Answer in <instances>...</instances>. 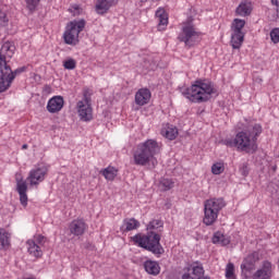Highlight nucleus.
<instances>
[{
	"label": "nucleus",
	"mask_w": 279,
	"mask_h": 279,
	"mask_svg": "<svg viewBox=\"0 0 279 279\" xmlns=\"http://www.w3.org/2000/svg\"><path fill=\"white\" fill-rule=\"evenodd\" d=\"M45 88H46V90H50L51 89V87H49V85H46Z\"/></svg>",
	"instance_id": "nucleus-43"
},
{
	"label": "nucleus",
	"mask_w": 279,
	"mask_h": 279,
	"mask_svg": "<svg viewBox=\"0 0 279 279\" xmlns=\"http://www.w3.org/2000/svg\"><path fill=\"white\" fill-rule=\"evenodd\" d=\"M263 133V126L260 124H251L245 131L239 132L235 137L225 141L227 147H236L239 151H245L246 154H254L258 149L256 141Z\"/></svg>",
	"instance_id": "nucleus-1"
},
{
	"label": "nucleus",
	"mask_w": 279,
	"mask_h": 279,
	"mask_svg": "<svg viewBox=\"0 0 279 279\" xmlns=\"http://www.w3.org/2000/svg\"><path fill=\"white\" fill-rule=\"evenodd\" d=\"M270 38L275 45L279 43V28H275L270 32Z\"/></svg>",
	"instance_id": "nucleus-37"
},
{
	"label": "nucleus",
	"mask_w": 279,
	"mask_h": 279,
	"mask_svg": "<svg viewBox=\"0 0 279 279\" xmlns=\"http://www.w3.org/2000/svg\"><path fill=\"white\" fill-rule=\"evenodd\" d=\"M252 10H253L252 2L244 0L235 9V14L236 16H250V14H252Z\"/></svg>",
	"instance_id": "nucleus-20"
},
{
	"label": "nucleus",
	"mask_w": 279,
	"mask_h": 279,
	"mask_svg": "<svg viewBox=\"0 0 279 279\" xmlns=\"http://www.w3.org/2000/svg\"><path fill=\"white\" fill-rule=\"evenodd\" d=\"M245 20L234 19L231 24V40L230 45L232 49H241L243 40H245Z\"/></svg>",
	"instance_id": "nucleus-7"
},
{
	"label": "nucleus",
	"mask_w": 279,
	"mask_h": 279,
	"mask_svg": "<svg viewBox=\"0 0 279 279\" xmlns=\"http://www.w3.org/2000/svg\"><path fill=\"white\" fill-rule=\"evenodd\" d=\"M150 99L151 92L147 88H142L135 94V104L137 106H145L146 104H149Z\"/></svg>",
	"instance_id": "nucleus-17"
},
{
	"label": "nucleus",
	"mask_w": 279,
	"mask_h": 279,
	"mask_svg": "<svg viewBox=\"0 0 279 279\" xmlns=\"http://www.w3.org/2000/svg\"><path fill=\"white\" fill-rule=\"evenodd\" d=\"M85 247L87 250H94L95 248V246H93V244H90V243H86Z\"/></svg>",
	"instance_id": "nucleus-42"
},
{
	"label": "nucleus",
	"mask_w": 279,
	"mask_h": 279,
	"mask_svg": "<svg viewBox=\"0 0 279 279\" xmlns=\"http://www.w3.org/2000/svg\"><path fill=\"white\" fill-rule=\"evenodd\" d=\"M213 243L218 244V245H230V238L226 236L221 232H216L211 239Z\"/></svg>",
	"instance_id": "nucleus-26"
},
{
	"label": "nucleus",
	"mask_w": 279,
	"mask_h": 279,
	"mask_svg": "<svg viewBox=\"0 0 279 279\" xmlns=\"http://www.w3.org/2000/svg\"><path fill=\"white\" fill-rule=\"evenodd\" d=\"M64 108V98L62 96L52 97L47 105V110L51 114H56V112H60Z\"/></svg>",
	"instance_id": "nucleus-15"
},
{
	"label": "nucleus",
	"mask_w": 279,
	"mask_h": 279,
	"mask_svg": "<svg viewBox=\"0 0 279 279\" xmlns=\"http://www.w3.org/2000/svg\"><path fill=\"white\" fill-rule=\"evenodd\" d=\"M226 208V201L223 198H209L204 203V219L205 226H213L219 217V211Z\"/></svg>",
	"instance_id": "nucleus-5"
},
{
	"label": "nucleus",
	"mask_w": 279,
	"mask_h": 279,
	"mask_svg": "<svg viewBox=\"0 0 279 279\" xmlns=\"http://www.w3.org/2000/svg\"><path fill=\"white\" fill-rule=\"evenodd\" d=\"M8 15L5 14V12L0 10V27H5L8 25Z\"/></svg>",
	"instance_id": "nucleus-36"
},
{
	"label": "nucleus",
	"mask_w": 279,
	"mask_h": 279,
	"mask_svg": "<svg viewBox=\"0 0 279 279\" xmlns=\"http://www.w3.org/2000/svg\"><path fill=\"white\" fill-rule=\"evenodd\" d=\"M76 108L81 121H93V107H90L88 96H85L83 100L78 101Z\"/></svg>",
	"instance_id": "nucleus-9"
},
{
	"label": "nucleus",
	"mask_w": 279,
	"mask_h": 279,
	"mask_svg": "<svg viewBox=\"0 0 279 279\" xmlns=\"http://www.w3.org/2000/svg\"><path fill=\"white\" fill-rule=\"evenodd\" d=\"M160 153V146L157 141L147 140L143 144H140L133 154L134 163L140 167H145L149 162H153V167L158 165V161L154 158L156 154Z\"/></svg>",
	"instance_id": "nucleus-4"
},
{
	"label": "nucleus",
	"mask_w": 279,
	"mask_h": 279,
	"mask_svg": "<svg viewBox=\"0 0 279 279\" xmlns=\"http://www.w3.org/2000/svg\"><path fill=\"white\" fill-rule=\"evenodd\" d=\"M182 95L194 104H203L208 101L213 95H217V89L210 81H196L191 88L183 89Z\"/></svg>",
	"instance_id": "nucleus-3"
},
{
	"label": "nucleus",
	"mask_w": 279,
	"mask_h": 279,
	"mask_svg": "<svg viewBox=\"0 0 279 279\" xmlns=\"http://www.w3.org/2000/svg\"><path fill=\"white\" fill-rule=\"evenodd\" d=\"M201 33L195 29L191 23L183 24L182 32L179 34V40L186 47H194L201 40Z\"/></svg>",
	"instance_id": "nucleus-8"
},
{
	"label": "nucleus",
	"mask_w": 279,
	"mask_h": 279,
	"mask_svg": "<svg viewBox=\"0 0 279 279\" xmlns=\"http://www.w3.org/2000/svg\"><path fill=\"white\" fill-rule=\"evenodd\" d=\"M5 247H10V236L4 230L0 231V250H5Z\"/></svg>",
	"instance_id": "nucleus-28"
},
{
	"label": "nucleus",
	"mask_w": 279,
	"mask_h": 279,
	"mask_svg": "<svg viewBox=\"0 0 279 279\" xmlns=\"http://www.w3.org/2000/svg\"><path fill=\"white\" fill-rule=\"evenodd\" d=\"M272 170H274V171H276V166H275V167H272Z\"/></svg>",
	"instance_id": "nucleus-45"
},
{
	"label": "nucleus",
	"mask_w": 279,
	"mask_h": 279,
	"mask_svg": "<svg viewBox=\"0 0 279 279\" xmlns=\"http://www.w3.org/2000/svg\"><path fill=\"white\" fill-rule=\"evenodd\" d=\"M156 17L158 19V31L165 32L167 25H169V15L165 9H159L156 11Z\"/></svg>",
	"instance_id": "nucleus-19"
},
{
	"label": "nucleus",
	"mask_w": 279,
	"mask_h": 279,
	"mask_svg": "<svg viewBox=\"0 0 279 279\" xmlns=\"http://www.w3.org/2000/svg\"><path fill=\"white\" fill-rule=\"evenodd\" d=\"M223 171H226V166L223 162H216L211 166V173H214V175H221Z\"/></svg>",
	"instance_id": "nucleus-31"
},
{
	"label": "nucleus",
	"mask_w": 279,
	"mask_h": 279,
	"mask_svg": "<svg viewBox=\"0 0 279 279\" xmlns=\"http://www.w3.org/2000/svg\"><path fill=\"white\" fill-rule=\"evenodd\" d=\"M15 51H16V46H14V43L5 41L1 47L0 53L5 61V58H12Z\"/></svg>",
	"instance_id": "nucleus-22"
},
{
	"label": "nucleus",
	"mask_w": 279,
	"mask_h": 279,
	"mask_svg": "<svg viewBox=\"0 0 279 279\" xmlns=\"http://www.w3.org/2000/svg\"><path fill=\"white\" fill-rule=\"evenodd\" d=\"M159 189L160 191H171L173 189V181L170 179H160Z\"/></svg>",
	"instance_id": "nucleus-30"
},
{
	"label": "nucleus",
	"mask_w": 279,
	"mask_h": 279,
	"mask_svg": "<svg viewBox=\"0 0 279 279\" xmlns=\"http://www.w3.org/2000/svg\"><path fill=\"white\" fill-rule=\"evenodd\" d=\"M144 269L150 276H158L160 274V265L154 260H146L144 263Z\"/></svg>",
	"instance_id": "nucleus-23"
},
{
	"label": "nucleus",
	"mask_w": 279,
	"mask_h": 279,
	"mask_svg": "<svg viewBox=\"0 0 279 279\" xmlns=\"http://www.w3.org/2000/svg\"><path fill=\"white\" fill-rule=\"evenodd\" d=\"M69 228L71 234H73L74 236H82L84 232H86L87 226L86 222H84V220L76 219L70 223Z\"/></svg>",
	"instance_id": "nucleus-16"
},
{
	"label": "nucleus",
	"mask_w": 279,
	"mask_h": 279,
	"mask_svg": "<svg viewBox=\"0 0 279 279\" xmlns=\"http://www.w3.org/2000/svg\"><path fill=\"white\" fill-rule=\"evenodd\" d=\"M192 269H193V271H192L193 277H191L190 274H184L182 276V279H204V278H206V277L202 278V276H204V268L202 266H194Z\"/></svg>",
	"instance_id": "nucleus-27"
},
{
	"label": "nucleus",
	"mask_w": 279,
	"mask_h": 279,
	"mask_svg": "<svg viewBox=\"0 0 279 279\" xmlns=\"http://www.w3.org/2000/svg\"><path fill=\"white\" fill-rule=\"evenodd\" d=\"M161 134L169 141H175V138H178V128L168 125L166 129L161 130Z\"/></svg>",
	"instance_id": "nucleus-25"
},
{
	"label": "nucleus",
	"mask_w": 279,
	"mask_h": 279,
	"mask_svg": "<svg viewBox=\"0 0 279 279\" xmlns=\"http://www.w3.org/2000/svg\"><path fill=\"white\" fill-rule=\"evenodd\" d=\"M22 149H27V144H24V145L22 146Z\"/></svg>",
	"instance_id": "nucleus-44"
},
{
	"label": "nucleus",
	"mask_w": 279,
	"mask_h": 279,
	"mask_svg": "<svg viewBox=\"0 0 279 279\" xmlns=\"http://www.w3.org/2000/svg\"><path fill=\"white\" fill-rule=\"evenodd\" d=\"M272 274L274 266L271 265V262L265 260L262 268L254 274L253 279H271Z\"/></svg>",
	"instance_id": "nucleus-14"
},
{
	"label": "nucleus",
	"mask_w": 279,
	"mask_h": 279,
	"mask_svg": "<svg viewBox=\"0 0 279 279\" xmlns=\"http://www.w3.org/2000/svg\"><path fill=\"white\" fill-rule=\"evenodd\" d=\"M258 260H260V257L258 256L257 252H254L244 258L241 265V269L246 278L247 276H250L248 274L251 271H254V269H256V263H258Z\"/></svg>",
	"instance_id": "nucleus-12"
},
{
	"label": "nucleus",
	"mask_w": 279,
	"mask_h": 279,
	"mask_svg": "<svg viewBox=\"0 0 279 279\" xmlns=\"http://www.w3.org/2000/svg\"><path fill=\"white\" fill-rule=\"evenodd\" d=\"M47 171V167L32 169L26 178V182H28L29 186H38L40 182H45Z\"/></svg>",
	"instance_id": "nucleus-10"
},
{
	"label": "nucleus",
	"mask_w": 279,
	"mask_h": 279,
	"mask_svg": "<svg viewBox=\"0 0 279 279\" xmlns=\"http://www.w3.org/2000/svg\"><path fill=\"white\" fill-rule=\"evenodd\" d=\"M8 66V62L5 61V58L0 53V71H3Z\"/></svg>",
	"instance_id": "nucleus-39"
},
{
	"label": "nucleus",
	"mask_w": 279,
	"mask_h": 279,
	"mask_svg": "<svg viewBox=\"0 0 279 279\" xmlns=\"http://www.w3.org/2000/svg\"><path fill=\"white\" fill-rule=\"evenodd\" d=\"M12 82H14L12 68L7 65L0 71V93H5V90L12 86Z\"/></svg>",
	"instance_id": "nucleus-11"
},
{
	"label": "nucleus",
	"mask_w": 279,
	"mask_h": 279,
	"mask_svg": "<svg viewBox=\"0 0 279 279\" xmlns=\"http://www.w3.org/2000/svg\"><path fill=\"white\" fill-rule=\"evenodd\" d=\"M40 0H26V8L29 12H36V8H38Z\"/></svg>",
	"instance_id": "nucleus-34"
},
{
	"label": "nucleus",
	"mask_w": 279,
	"mask_h": 279,
	"mask_svg": "<svg viewBox=\"0 0 279 279\" xmlns=\"http://www.w3.org/2000/svg\"><path fill=\"white\" fill-rule=\"evenodd\" d=\"M16 191L20 195L22 206H27V181L23 180L21 174L15 175Z\"/></svg>",
	"instance_id": "nucleus-13"
},
{
	"label": "nucleus",
	"mask_w": 279,
	"mask_h": 279,
	"mask_svg": "<svg viewBox=\"0 0 279 279\" xmlns=\"http://www.w3.org/2000/svg\"><path fill=\"white\" fill-rule=\"evenodd\" d=\"M145 1H147V0H142V2H145Z\"/></svg>",
	"instance_id": "nucleus-46"
},
{
	"label": "nucleus",
	"mask_w": 279,
	"mask_h": 279,
	"mask_svg": "<svg viewBox=\"0 0 279 279\" xmlns=\"http://www.w3.org/2000/svg\"><path fill=\"white\" fill-rule=\"evenodd\" d=\"M226 278L227 279H236V275H234V264L229 263L226 267Z\"/></svg>",
	"instance_id": "nucleus-33"
},
{
	"label": "nucleus",
	"mask_w": 279,
	"mask_h": 279,
	"mask_svg": "<svg viewBox=\"0 0 279 279\" xmlns=\"http://www.w3.org/2000/svg\"><path fill=\"white\" fill-rule=\"evenodd\" d=\"M144 63H145L147 71H154L156 69V62L149 63V61H144Z\"/></svg>",
	"instance_id": "nucleus-40"
},
{
	"label": "nucleus",
	"mask_w": 279,
	"mask_h": 279,
	"mask_svg": "<svg viewBox=\"0 0 279 279\" xmlns=\"http://www.w3.org/2000/svg\"><path fill=\"white\" fill-rule=\"evenodd\" d=\"M68 12H70L72 16H81V14H84V9L80 4H72Z\"/></svg>",
	"instance_id": "nucleus-32"
},
{
	"label": "nucleus",
	"mask_w": 279,
	"mask_h": 279,
	"mask_svg": "<svg viewBox=\"0 0 279 279\" xmlns=\"http://www.w3.org/2000/svg\"><path fill=\"white\" fill-rule=\"evenodd\" d=\"M25 72V66L19 68L15 71H12V74L14 75V78L16 77V75H19V73H23Z\"/></svg>",
	"instance_id": "nucleus-41"
},
{
	"label": "nucleus",
	"mask_w": 279,
	"mask_h": 279,
	"mask_svg": "<svg viewBox=\"0 0 279 279\" xmlns=\"http://www.w3.org/2000/svg\"><path fill=\"white\" fill-rule=\"evenodd\" d=\"M165 223L160 219H155L150 221L147 226V230L150 231L148 235H135L133 241L140 245V247H144V250H148L156 256H160L165 254V248L160 245V234L154 232V230H160Z\"/></svg>",
	"instance_id": "nucleus-2"
},
{
	"label": "nucleus",
	"mask_w": 279,
	"mask_h": 279,
	"mask_svg": "<svg viewBox=\"0 0 279 279\" xmlns=\"http://www.w3.org/2000/svg\"><path fill=\"white\" fill-rule=\"evenodd\" d=\"M35 240V243H38V245H45V241H47V239L44 236V235H35L34 236Z\"/></svg>",
	"instance_id": "nucleus-38"
},
{
	"label": "nucleus",
	"mask_w": 279,
	"mask_h": 279,
	"mask_svg": "<svg viewBox=\"0 0 279 279\" xmlns=\"http://www.w3.org/2000/svg\"><path fill=\"white\" fill-rule=\"evenodd\" d=\"M114 5H117L116 0H97L96 12L97 14H106Z\"/></svg>",
	"instance_id": "nucleus-18"
},
{
	"label": "nucleus",
	"mask_w": 279,
	"mask_h": 279,
	"mask_svg": "<svg viewBox=\"0 0 279 279\" xmlns=\"http://www.w3.org/2000/svg\"><path fill=\"white\" fill-rule=\"evenodd\" d=\"M84 27H86V21L83 19L80 21L74 20L68 23L63 34L65 45H77V43H80V33L84 32Z\"/></svg>",
	"instance_id": "nucleus-6"
},
{
	"label": "nucleus",
	"mask_w": 279,
	"mask_h": 279,
	"mask_svg": "<svg viewBox=\"0 0 279 279\" xmlns=\"http://www.w3.org/2000/svg\"><path fill=\"white\" fill-rule=\"evenodd\" d=\"M63 66L68 71H73V69H75V66H77V62L75 61V59H68L63 62Z\"/></svg>",
	"instance_id": "nucleus-35"
},
{
	"label": "nucleus",
	"mask_w": 279,
	"mask_h": 279,
	"mask_svg": "<svg viewBox=\"0 0 279 279\" xmlns=\"http://www.w3.org/2000/svg\"><path fill=\"white\" fill-rule=\"evenodd\" d=\"M124 225L126 226L125 227L126 232H130L132 230H136V228L141 226V222H138V220L134 218H131V219L124 220Z\"/></svg>",
	"instance_id": "nucleus-29"
},
{
	"label": "nucleus",
	"mask_w": 279,
	"mask_h": 279,
	"mask_svg": "<svg viewBox=\"0 0 279 279\" xmlns=\"http://www.w3.org/2000/svg\"><path fill=\"white\" fill-rule=\"evenodd\" d=\"M0 231H4L3 229H0Z\"/></svg>",
	"instance_id": "nucleus-47"
},
{
	"label": "nucleus",
	"mask_w": 279,
	"mask_h": 279,
	"mask_svg": "<svg viewBox=\"0 0 279 279\" xmlns=\"http://www.w3.org/2000/svg\"><path fill=\"white\" fill-rule=\"evenodd\" d=\"M99 173L100 175H104V178L108 180V182H112L114 181V178H117V173H119V170H117V168L114 167L109 166L100 170Z\"/></svg>",
	"instance_id": "nucleus-24"
},
{
	"label": "nucleus",
	"mask_w": 279,
	"mask_h": 279,
	"mask_svg": "<svg viewBox=\"0 0 279 279\" xmlns=\"http://www.w3.org/2000/svg\"><path fill=\"white\" fill-rule=\"evenodd\" d=\"M27 251L31 256H34V258H41L43 257V250L40 248V245L36 243L34 240H28L26 242Z\"/></svg>",
	"instance_id": "nucleus-21"
}]
</instances>
